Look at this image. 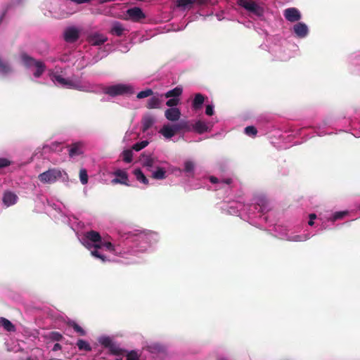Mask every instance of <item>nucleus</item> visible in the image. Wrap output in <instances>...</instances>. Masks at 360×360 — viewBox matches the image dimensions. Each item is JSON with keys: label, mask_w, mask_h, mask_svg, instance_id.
I'll use <instances>...</instances> for the list:
<instances>
[{"label": "nucleus", "mask_w": 360, "mask_h": 360, "mask_svg": "<svg viewBox=\"0 0 360 360\" xmlns=\"http://www.w3.org/2000/svg\"><path fill=\"white\" fill-rule=\"evenodd\" d=\"M102 90L104 94L112 97L134 94L133 87L131 85L124 84L104 86Z\"/></svg>", "instance_id": "nucleus-1"}, {"label": "nucleus", "mask_w": 360, "mask_h": 360, "mask_svg": "<svg viewBox=\"0 0 360 360\" xmlns=\"http://www.w3.org/2000/svg\"><path fill=\"white\" fill-rule=\"evenodd\" d=\"M67 174L58 168H51L40 174L38 179L43 184H52L63 177V174Z\"/></svg>", "instance_id": "nucleus-2"}, {"label": "nucleus", "mask_w": 360, "mask_h": 360, "mask_svg": "<svg viewBox=\"0 0 360 360\" xmlns=\"http://www.w3.org/2000/svg\"><path fill=\"white\" fill-rule=\"evenodd\" d=\"M53 79L56 82H58L63 86H67L70 89H74L81 91L93 92L94 90L89 86L86 84H82L70 79H65L60 75H56L53 76Z\"/></svg>", "instance_id": "nucleus-3"}, {"label": "nucleus", "mask_w": 360, "mask_h": 360, "mask_svg": "<svg viewBox=\"0 0 360 360\" xmlns=\"http://www.w3.org/2000/svg\"><path fill=\"white\" fill-rule=\"evenodd\" d=\"M238 4L248 11L258 16L262 15L263 13V9L252 0H238Z\"/></svg>", "instance_id": "nucleus-4"}, {"label": "nucleus", "mask_w": 360, "mask_h": 360, "mask_svg": "<svg viewBox=\"0 0 360 360\" xmlns=\"http://www.w3.org/2000/svg\"><path fill=\"white\" fill-rule=\"evenodd\" d=\"M69 148L68 154L70 158H74L82 155L84 153V143L82 141H77L67 146Z\"/></svg>", "instance_id": "nucleus-5"}, {"label": "nucleus", "mask_w": 360, "mask_h": 360, "mask_svg": "<svg viewBox=\"0 0 360 360\" xmlns=\"http://www.w3.org/2000/svg\"><path fill=\"white\" fill-rule=\"evenodd\" d=\"M79 38V32L75 27H68L64 32V39L68 43H74Z\"/></svg>", "instance_id": "nucleus-6"}, {"label": "nucleus", "mask_w": 360, "mask_h": 360, "mask_svg": "<svg viewBox=\"0 0 360 360\" xmlns=\"http://www.w3.org/2000/svg\"><path fill=\"white\" fill-rule=\"evenodd\" d=\"M283 15L290 22H296L300 20L301 14L296 8H289L284 11Z\"/></svg>", "instance_id": "nucleus-7"}, {"label": "nucleus", "mask_w": 360, "mask_h": 360, "mask_svg": "<svg viewBox=\"0 0 360 360\" xmlns=\"http://www.w3.org/2000/svg\"><path fill=\"white\" fill-rule=\"evenodd\" d=\"M127 15L129 19L136 22L139 21L146 17L142 10L138 7H134L128 9Z\"/></svg>", "instance_id": "nucleus-8"}, {"label": "nucleus", "mask_w": 360, "mask_h": 360, "mask_svg": "<svg viewBox=\"0 0 360 360\" xmlns=\"http://www.w3.org/2000/svg\"><path fill=\"white\" fill-rule=\"evenodd\" d=\"M115 176L117 177L112 180V184H121L126 186H129L128 181L127 173L123 170L117 169L114 172Z\"/></svg>", "instance_id": "nucleus-9"}, {"label": "nucleus", "mask_w": 360, "mask_h": 360, "mask_svg": "<svg viewBox=\"0 0 360 360\" xmlns=\"http://www.w3.org/2000/svg\"><path fill=\"white\" fill-rule=\"evenodd\" d=\"M207 0H176V6L183 9H190L194 4L202 5Z\"/></svg>", "instance_id": "nucleus-10"}, {"label": "nucleus", "mask_w": 360, "mask_h": 360, "mask_svg": "<svg viewBox=\"0 0 360 360\" xmlns=\"http://www.w3.org/2000/svg\"><path fill=\"white\" fill-rule=\"evenodd\" d=\"M165 117L172 122L178 121L181 117V111L177 108H169L165 112Z\"/></svg>", "instance_id": "nucleus-11"}, {"label": "nucleus", "mask_w": 360, "mask_h": 360, "mask_svg": "<svg viewBox=\"0 0 360 360\" xmlns=\"http://www.w3.org/2000/svg\"><path fill=\"white\" fill-rule=\"evenodd\" d=\"M126 32H127V30L125 29V27L120 22L117 21L114 22L112 24V27L110 30V33L111 34L117 37L125 35Z\"/></svg>", "instance_id": "nucleus-12"}, {"label": "nucleus", "mask_w": 360, "mask_h": 360, "mask_svg": "<svg viewBox=\"0 0 360 360\" xmlns=\"http://www.w3.org/2000/svg\"><path fill=\"white\" fill-rule=\"evenodd\" d=\"M294 32L300 38L305 37L308 34V27L303 22H298L293 27Z\"/></svg>", "instance_id": "nucleus-13"}, {"label": "nucleus", "mask_w": 360, "mask_h": 360, "mask_svg": "<svg viewBox=\"0 0 360 360\" xmlns=\"http://www.w3.org/2000/svg\"><path fill=\"white\" fill-rule=\"evenodd\" d=\"M18 196L13 192L6 191L3 196V202L6 206H11L16 203Z\"/></svg>", "instance_id": "nucleus-14"}, {"label": "nucleus", "mask_w": 360, "mask_h": 360, "mask_svg": "<svg viewBox=\"0 0 360 360\" xmlns=\"http://www.w3.org/2000/svg\"><path fill=\"white\" fill-rule=\"evenodd\" d=\"M205 97L202 94H196L192 102V108L194 110H200L204 103Z\"/></svg>", "instance_id": "nucleus-15"}, {"label": "nucleus", "mask_w": 360, "mask_h": 360, "mask_svg": "<svg viewBox=\"0 0 360 360\" xmlns=\"http://www.w3.org/2000/svg\"><path fill=\"white\" fill-rule=\"evenodd\" d=\"M108 38L101 34H94L89 38L90 43L94 46H99L103 44Z\"/></svg>", "instance_id": "nucleus-16"}, {"label": "nucleus", "mask_w": 360, "mask_h": 360, "mask_svg": "<svg viewBox=\"0 0 360 360\" xmlns=\"http://www.w3.org/2000/svg\"><path fill=\"white\" fill-rule=\"evenodd\" d=\"M155 119L152 115H145L141 120L142 124V131L143 132L148 130L154 124Z\"/></svg>", "instance_id": "nucleus-17"}, {"label": "nucleus", "mask_w": 360, "mask_h": 360, "mask_svg": "<svg viewBox=\"0 0 360 360\" xmlns=\"http://www.w3.org/2000/svg\"><path fill=\"white\" fill-rule=\"evenodd\" d=\"M85 239L89 240L92 243H101V236L100 233L96 231H87L84 235Z\"/></svg>", "instance_id": "nucleus-18"}, {"label": "nucleus", "mask_w": 360, "mask_h": 360, "mask_svg": "<svg viewBox=\"0 0 360 360\" xmlns=\"http://www.w3.org/2000/svg\"><path fill=\"white\" fill-rule=\"evenodd\" d=\"M20 58L26 68H31L32 66H34L35 63L37 62V60L30 56L26 53H22L20 54Z\"/></svg>", "instance_id": "nucleus-19"}, {"label": "nucleus", "mask_w": 360, "mask_h": 360, "mask_svg": "<svg viewBox=\"0 0 360 360\" xmlns=\"http://www.w3.org/2000/svg\"><path fill=\"white\" fill-rule=\"evenodd\" d=\"M162 100L159 96H153L148 99L146 107L148 109L160 108Z\"/></svg>", "instance_id": "nucleus-20"}, {"label": "nucleus", "mask_w": 360, "mask_h": 360, "mask_svg": "<svg viewBox=\"0 0 360 360\" xmlns=\"http://www.w3.org/2000/svg\"><path fill=\"white\" fill-rule=\"evenodd\" d=\"M160 133L166 139H171L176 134L172 125L169 124H165L160 130Z\"/></svg>", "instance_id": "nucleus-21"}, {"label": "nucleus", "mask_w": 360, "mask_h": 360, "mask_svg": "<svg viewBox=\"0 0 360 360\" xmlns=\"http://www.w3.org/2000/svg\"><path fill=\"white\" fill-rule=\"evenodd\" d=\"M183 92V89L181 86H178L174 88L172 90L166 92L164 96L165 98H179Z\"/></svg>", "instance_id": "nucleus-22"}, {"label": "nucleus", "mask_w": 360, "mask_h": 360, "mask_svg": "<svg viewBox=\"0 0 360 360\" xmlns=\"http://www.w3.org/2000/svg\"><path fill=\"white\" fill-rule=\"evenodd\" d=\"M34 67L36 68V71L33 73V75L34 77L39 78L46 70V65L44 62L41 60H37Z\"/></svg>", "instance_id": "nucleus-23"}, {"label": "nucleus", "mask_w": 360, "mask_h": 360, "mask_svg": "<svg viewBox=\"0 0 360 360\" xmlns=\"http://www.w3.org/2000/svg\"><path fill=\"white\" fill-rule=\"evenodd\" d=\"M193 129L198 134H203L208 131L209 127L205 122L198 120L193 125Z\"/></svg>", "instance_id": "nucleus-24"}, {"label": "nucleus", "mask_w": 360, "mask_h": 360, "mask_svg": "<svg viewBox=\"0 0 360 360\" xmlns=\"http://www.w3.org/2000/svg\"><path fill=\"white\" fill-rule=\"evenodd\" d=\"M0 325L8 332L15 331V326L7 319L1 317L0 319Z\"/></svg>", "instance_id": "nucleus-25"}, {"label": "nucleus", "mask_w": 360, "mask_h": 360, "mask_svg": "<svg viewBox=\"0 0 360 360\" xmlns=\"http://www.w3.org/2000/svg\"><path fill=\"white\" fill-rule=\"evenodd\" d=\"M134 174L136 176L137 181L143 183L145 185H148L149 184L148 179L144 175L141 169H136L134 171Z\"/></svg>", "instance_id": "nucleus-26"}, {"label": "nucleus", "mask_w": 360, "mask_h": 360, "mask_svg": "<svg viewBox=\"0 0 360 360\" xmlns=\"http://www.w3.org/2000/svg\"><path fill=\"white\" fill-rule=\"evenodd\" d=\"M152 178L162 180L166 178V170L163 167H158L157 170L152 174Z\"/></svg>", "instance_id": "nucleus-27"}, {"label": "nucleus", "mask_w": 360, "mask_h": 360, "mask_svg": "<svg viewBox=\"0 0 360 360\" xmlns=\"http://www.w3.org/2000/svg\"><path fill=\"white\" fill-rule=\"evenodd\" d=\"M12 72V68L6 61L0 58V73L2 75H8Z\"/></svg>", "instance_id": "nucleus-28"}, {"label": "nucleus", "mask_w": 360, "mask_h": 360, "mask_svg": "<svg viewBox=\"0 0 360 360\" xmlns=\"http://www.w3.org/2000/svg\"><path fill=\"white\" fill-rule=\"evenodd\" d=\"M173 130L175 134L179 132L180 131L183 129L188 130L189 126L188 124V122L186 121H181L179 123L174 124L172 125Z\"/></svg>", "instance_id": "nucleus-29"}, {"label": "nucleus", "mask_w": 360, "mask_h": 360, "mask_svg": "<svg viewBox=\"0 0 360 360\" xmlns=\"http://www.w3.org/2000/svg\"><path fill=\"white\" fill-rule=\"evenodd\" d=\"M78 349L81 351L90 352L91 351V345L85 340L79 339L77 342Z\"/></svg>", "instance_id": "nucleus-30"}, {"label": "nucleus", "mask_w": 360, "mask_h": 360, "mask_svg": "<svg viewBox=\"0 0 360 360\" xmlns=\"http://www.w3.org/2000/svg\"><path fill=\"white\" fill-rule=\"evenodd\" d=\"M110 352L114 355H123L125 351L121 349L118 345L115 343H112L108 347Z\"/></svg>", "instance_id": "nucleus-31"}, {"label": "nucleus", "mask_w": 360, "mask_h": 360, "mask_svg": "<svg viewBox=\"0 0 360 360\" xmlns=\"http://www.w3.org/2000/svg\"><path fill=\"white\" fill-rule=\"evenodd\" d=\"M123 160L127 163H130L132 161L133 152L131 150H125L122 153Z\"/></svg>", "instance_id": "nucleus-32"}, {"label": "nucleus", "mask_w": 360, "mask_h": 360, "mask_svg": "<svg viewBox=\"0 0 360 360\" xmlns=\"http://www.w3.org/2000/svg\"><path fill=\"white\" fill-rule=\"evenodd\" d=\"M149 142L148 141H142L141 142L136 143L133 145L132 149L136 151H139L143 148H146L148 145Z\"/></svg>", "instance_id": "nucleus-33"}, {"label": "nucleus", "mask_w": 360, "mask_h": 360, "mask_svg": "<svg viewBox=\"0 0 360 360\" xmlns=\"http://www.w3.org/2000/svg\"><path fill=\"white\" fill-rule=\"evenodd\" d=\"M70 326L75 330V332L79 333L80 335L84 336L86 335L85 330L77 323L73 321L70 323Z\"/></svg>", "instance_id": "nucleus-34"}, {"label": "nucleus", "mask_w": 360, "mask_h": 360, "mask_svg": "<svg viewBox=\"0 0 360 360\" xmlns=\"http://www.w3.org/2000/svg\"><path fill=\"white\" fill-rule=\"evenodd\" d=\"M79 179L83 185H85L88 182V174L87 171L85 169H81L79 171Z\"/></svg>", "instance_id": "nucleus-35"}, {"label": "nucleus", "mask_w": 360, "mask_h": 360, "mask_svg": "<svg viewBox=\"0 0 360 360\" xmlns=\"http://www.w3.org/2000/svg\"><path fill=\"white\" fill-rule=\"evenodd\" d=\"M153 94V91L150 89H147L144 91H141L139 93H138L136 97L139 99L144 98L148 96H150Z\"/></svg>", "instance_id": "nucleus-36"}, {"label": "nucleus", "mask_w": 360, "mask_h": 360, "mask_svg": "<svg viewBox=\"0 0 360 360\" xmlns=\"http://www.w3.org/2000/svg\"><path fill=\"white\" fill-rule=\"evenodd\" d=\"M245 133L249 136H255L257 134V129L254 126H248L245 128Z\"/></svg>", "instance_id": "nucleus-37"}, {"label": "nucleus", "mask_w": 360, "mask_h": 360, "mask_svg": "<svg viewBox=\"0 0 360 360\" xmlns=\"http://www.w3.org/2000/svg\"><path fill=\"white\" fill-rule=\"evenodd\" d=\"M49 338L53 341H60L63 339V335L58 332L53 331L49 334Z\"/></svg>", "instance_id": "nucleus-38"}, {"label": "nucleus", "mask_w": 360, "mask_h": 360, "mask_svg": "<svg viewBox=\"0 0 360 360\" xmlns=\"http://www.w3.org/2000/svg\"><path fill=\"white\" fill-rule=\"evenodd\" d=\"M99 342L101 344V345L106 348H108L113 343L112 340L109 337L102 338L99 340Z\"/></svg>", "instance_id": "nucleus-39"}, {"label": "nucleus", "mask_w": 360, "mask_h": 360, "mask_svg": "<svg viewBox=\"0 0 360 360\" xmlns=\"http://www.w3.org/2000/svg\"><path fill=\"white\" fill-rule=\"evenodd\" d=\"M179 102L180 99L179 98H172L166 102V105L169 108H174V106H176Z\"/></svg>", "instance_id": "nucleus-40"}, {"label": "nucleus", "mask_w": 360, "mask_h": 360, "mask_svg": "<svg viewBox=\"0 0 360 360\" xmlns=\"http://www.w3.org/2000/svg\"><path fill=\"white\" fill-rule=\"evenodd\" d=\"M127 360H140L139 355L136 352L132 350L127 353Z\"/></svg>", "instance_id": "nucleus-41"}, {"label": "nucleus", "mask_w": 360, "mask_h": 360, "mask_svg": "<svg viewBox=\"0 0 360 360\" xmlns=\"http://www.w3.org/2000/svg\"><path fill=\"white\" fill-rule=\"evenodd\" d=\"M154 162L153 158L147 157L146 160H144L143 165L150 169V168L153 166Z\"/></svg>", "instance_id": "nucleus-42"}, {"label": "nucleus", "mask_w": 360, "mask_h": 360, "mask_svg": "<svg viewBox=\"0 0 360 360\" xmlns=\"http://www.w3.org/2000/svg\"><path fill=\"white\" fill-rule=\"evenodd\" d=\"M194 169V164L191 161H187L184 164V171L186 172H192Z\"/></svg>", "instance_id": "nucleus-43"}, {"label": "nucleus", "mask_w": 360, "mask_h": 360, "mask_svg": "<svg viewBox=\"0 0 360 360\" xmlns=\"http://www.w3.org/2000/svg\"><path fill=\"white\" fill-rule=\"evenodd\" d=\"M84 245L88 248H91L93 247L95 248V250H98L103 247V242L101 241V243H94V245H91L88 242L84 241Z\"/></svg>", "instance_id": "nucleus-44"}, {"label": "nucleus", "mask_w": 360, "mask_h": 360, "mask_svg": "<svg viewBox=\"0 0 360 360\" xmlns=\"http://www.w3.org/2000/svg\"><path fill=\"white\" fill-rule=\"evenodd\" d=\"M91 255L98 258V259H100L102 260V262H105L106 261V257L101 255L98 251V250H94L91 251Z\"/></svg>", "instance_id": "nucleus-45"}, {"label": "nucleus", "mask_w": 360, "mask_h": 360, "mask_svg": "<svg viewBox=\"0 0 360 360\" xmlns=\"http://www.w3.org/2000/svg\"><path fill=\"white\" fill-rule=\"evenodd\" d=\"M11 162L5 158H0V169L6 167L11 165Z\"/></svg>", "instance_id": "nucleus-46"}, {"label": "nucleus", "mask_w": 360, "mask_h": 360, "mask_svg": "<svg viewBox=\"0 0 360 360\" xmlns=\"http://www.w3.org/2000/svg\"><path fill=\"white\" fill-rule=\"evenodd\" d=\"M103 247H105L109 251H114V246L110 242H103Z\"/></svg>", "instance_id": "nucleus-47"}, {"label": "nucleus", "mask_w": 360, "mask_h": 360, "mask_svg": "<svg viewBox=\"0 0 360 360\" xmlns=\"http://www.w3.org/2000/svg\"><path fill=\"white\" fill-rule=\"evenodd\" d=\"M205 113L209 116H212L214 114L213 106L211 105H207L206 106Z\"/></svg>", "instance_id": "nucleus-48"}, {"label": "nucleus", "mask_w": 360, "mask_h": 360, "mask_svg": "<svg viewBox=\"0 0 360 360\" xmlns=\"http://www.w3.org/2000/svg\"><path fill=\"white\" fill-rule=\"evenodd\" d=\"M346 214V212H338L335 213L333 218L335 220L340 219L342 218Z\"/></svg>", "instance_id": "nucleus-49"}, {"label": "nucleus", "mask_w": 360, "mask_h": 360, "mask_svg": "<svg viewBox=\"0 0 360 360\" xmlns=\"http://www.w3.org/2000/svg\"><path fill=\"white\" fill-rule=\"evenodd\" d=\"M62 347L59 343H56L53 347V351L56 352L58 350L61 349Z\"/></svg>", "instance_id": "nucleus-50"}, {"label": "nucleus", "mask_w": 360, "mask_h": 360, "mask_svg": "<svg viewBox=\"0 0 360 360\" xmlns=\"http://www.w3.org/2000/svg\"><path fill=\"white\" fill-rule=\"evenodd\" d=\"M210 182H211V183H212V184H217V183H218V182H219V179H218L217 177L213 176H211L210 177Z\"/></svg>", "instance_id": "nucleus-51"}, {"label": "nucleus", "mask_w": 360, "mask_h": 360, "mask_svg": "<svg viewBox=\"0 0 360 360\" xmlns=\"http://www.w3.org/2000/svg\"><path fill=\"white\" fill-rule=\"evenodd\" d=\"M222 181L226 184H231L232 182V179L229 178V179H223Z\"/></svg>", "instance_id": "nucleus-52"}, {"label": "nucleus", "mask_w": 360, "mask_h": 360, "mask_svg": "<svg viewBox=\"0 0 360 360\" xmlns=\"http://www.w3.org/2000/svg\"><path fill=\"white\" fill-rule=\"evenodd\" d=\"M293 240H295V241H300L302 240V238H301V236H295L293 238Z\"/></svg>", "instance_id": "nucleus-53"}, {"label": "nucleus", "mask_w": 360, "mask_h": 360, "mask_svg": "<svg viewBox=\"0 0 360 360\" xmlns=\"http://www.w3.org/2000/svg\"><path fill=\"white\" fill-rule=\"evenodd\" d=\"M316 218V215L315 214H309V219L314 220Z\"/></svg>", "instance_id": "nucleus-54"}, {"label": "nucleus", "mask_w": 360, "mask_h": 360, "mask_svg": "<svg viewBox=\"0 0 360 360\" xmlns=\"http://www.w3.org/2000/svg\"><path fill=\"white\" fill-rule=\"evenodd\" d=\"M308 224L309 226L314 225V220L309 219V221H308Z\"/></svg>", "instance_id": "nucleus-55"}, {"label": "nucleus", "mask_w": 360, "mask_h": 360, "mask_svg": "<svg viewBox=\"0 0 360 360\" xmlns=\"http://www.w3.org/2000/svg\"><path fill=\"white\" fill-rule=\"evenodd\" d=\"M4 13H3V15L0 17V23L1 22V21L4 18Z\"/></svg>", "instance_id": "nucleus-56"}]
</instances>
